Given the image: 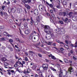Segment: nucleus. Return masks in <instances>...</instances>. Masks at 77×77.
I'll return each mask as SVG.
<instances>
[{"label":"nucleus","mask_w":77,"mask_h":77,"mask_svg":"<svg viewBox=\"0 0 77 77\" xmlns=\"http://www.w3.org/2000/svg\"><path fill=\"white\" fill-rule=\"evenodd\" d=\"M44 31L45 33L49 35L52 33H53V29H51L50 26L48 25H45Z\"/></svg>","instance_id":"f257e3e1"},{"label":"nucleus","mask_w":77,"mask_h":77,"mask_svg":"<svg viewBox=\"0 0 77 77\" xmlns=\"http://www.w3.org/2000/svg\"><path fill=\"white\" fill-rule=\"evenodd\" d=\"M57 34L63 35L65 33V29L63 28H61L60 30H59L57 32Z\"/></svg>","instance_id":"f03ea898"},{"label":"nucleus","mask_w":77,"mask_h":77,"mask_svg":"<svg viewBox=\"0 0 77 77\" xmlns=\"http://www.w3.org/2000/svg\"><path fill=\"white\" fill-rule=\"evenodd\" d=\"M0 15L2 17H3V15H4V17H4L5 18H7V17H6V16H8V14H7V13L2 11H0Z\"/></svg>","instance_id":"7ed1b4c3"},{"label":"nucleus","mask_w":77,"mask_h":77,"mask_svg":"<svg viewBox=\"0 0 77 77\" xmlns=\"http://www.w3.org/2000/svg\"><path fill=\"white\" fill-rule=\"evenodd\" d=\"M67 14V13L66 12H60L59 13V15H61V16L65 17L66 15Z\"/></svg>","instance_id":"20e7f679"},{"label":"nucleus","mask_w":77,"mask_h":77,"mask_svg":"<svg viewBox=\"0 0 77 77\" xmlns=\"http://www.w3.org/2000/svg\"><path fill=\"white\" fill-rule=\"evenodd\" d=\"M43 69L44 70H47L48 69V64H45L43 65L42 67Z\"/></svg>","instance_id":"39448f33"},{"label":"nucleus","mask_w":77,"mask_h":77,"mask_svg":"<svg viewBox=\"0 0 77 77\" xmlns=\"http://www.w3.org/2000/svg\"><path fill=\"white\" fill-rule=\"evenodd\" d=\"M39 9L41 11H43L44 9V6L42 5H40L38 7Z\"/></svg>","instance_id":"423d86ee"},{"label":"nucleus","mask_w":77,"mask_h":77,"mask_svg":"<svg viewBox=\"0 0 77 77\" xmlns=\"http://www.w3.org/2000/svg\"><path fill=\"white\" fill-rule=\"evenodd\" d=\"M16 10H17L16 7H13L11 8V12H13V13H15L16 11Z\"/></svg>","instance_id":"0eeeda50"},{"label":"nucleus","mask_w":77,"mask_h":77,"mask_svg":"<svg viewBox=\"0 0 77 77\" xmlns=\"http://www.w3.org/2000/svg\"><path fill=\"white\" fill-rule=\"evenodd\" d=\"M23 12V10L20 8H18L17 10V13H19V14H21Z\"/></svg>","instance_id":"6e6552de"},{"label":"nucleus","mask_w":77,"mask_h":77,"mask_svg":"<svg viewBox=\"0 0 77 77\" xmlns=\"http://www.w3.org/2000/svg\"><path fill=\"white\" fill-rule=\"evenodd\" d=\"M34 13L35 15H38V10L37 9H35L34 11Z\"/></svg>","instance_id":"1a4fd4ad"},{"label":"nucleus","mask_w":77,"mask_h":77,"mask_svg":"<svg viewBox=\"0 0 77 77\" xmlns=\"http://www.w3.org/2000/svg\"><path fill=\"white\" fill-rule=\"evenodd\" d=\"M68 72H69L70 74H71V72H72L73 71V70H72V67H70L68 69Z\"/></svg>","instance_id":"9d476101"},{"label":"nucleus","mask_w":77,"mask_h":77,"mask_svg":"<svg viewBox=\"0 0 77 77\" xmlns=\"http://www.w3.org/2000/svg\"><path fill=\"white\" fill-rule=\"evenodd\" d=\"M71 46V47H75V48L77 47V42H76L74 45L72 44Z\"/></svg>","instance_id":"9b49d317"},{"label":"nucleus","mask_w":77,"mask_h":77,"mask_svg":"<svg viewBox=\"0 0 77 77\" xmlns=\"http://www.w3.org/2000/svg\"><path fill=\"white\" fill-rule=\"evenodd\" d=\"M25 33L26 35H28L30 33V31L28 29L26 30L25 31Z\"/></svg>","instance_id":"f8f14e48"},{"label":"nucleus","mask_w":77,"mask_h":77,"mask_svg":"<svg viewBox=\"0 0 77 77\" xmlns=\"http://www.w3.org/2000/svg\"><path fill=\"white\" fill-rule=\"evenodd\" d=\"M31 21H30V23L32 26H33V19H32V17H31Z\"/></svg>","instance_id":"ddd939ff"},{"label":"nucleus","mask_w":77,"mask_h":77,"mask_svg":"<svg viewBox=\"0 0 77 77\" xmlns=\"http://www.w3.org/2000/svg\"><path fill=\"white\" fill-rule=\"evenodd\" d=\"M56 42H58V43H59V44H64L62 42H60V41L58 40H56Z\"/></svg>","instance_id":"4468645a"},{"label":"nucleus","mask_w":77,"mask_h":77,"mask_svg":"<svg viewBox=\"0 0 77 77\" xmlns=\"http://www.w3.org/2000/svg\"><path fill=\"white\" fill-rule=\"evenodd\" d=\"M63 4L64 6H66V4H67V2H66V0H64L63 2Z\"/></svg>","instance_id":"2eb2a0df"},{"label":"nucleus","mask_w":77,"mask_h":77,"mask_svg":"<svg viewBox=\"0 0 77 77\" xmlns=\"http://www.w3.org/2000/svg\"><path fill=\"white\" fill-rule=\"evenodd\" d=\"M25 7L27 8L28 9H30V6L27 4L25 5Z\"/></svg>","instance_id":"dca6fc26"},{"label":"nucleus","mask_w":77,"mask_h":77,"mask_svg":"<svg viewBox=\"0 0 77 77\" xmlns=\"http://www.w3.org/2000/svg\"><path fill=\"white\" fill-rule=\"evenodd\" d=\"M20 21H23V22H24V21H26V18H23L21 19H20Z\"/></svg>","instance_id":"f3484780"},{"label":"nucleus","mask_w":77,"mask_h":77,"mask_svg":"<svg viewBox=\"0 0 77 77\" xmlns=\"http://www.w3.org/2000/svg\"><path fill=\"white\" fill-rule=\"evenodd\" d=\"M33 38L34 39L36 40L38 38V36L36 35H34L33 36Z\"/></svg>","instance_id":"a211bd4d"},{"label":"nucleus","mask_w":77,"mask_h":77,"mask_svg":"<svg viewBox=\"0 0 77 77\" xmlns=\"http://www.w3.org/2000/svg\"><path fill=\"white\" fill-rule=\"evenodd\" d=\"M46 3L47 5H48L49 6H50V7H51V8H52L53 7V5H52V4H49V3H48V2H46Z\"/></svg>","instance_id":"6ab92c4d"},{"label":"nucleus","mask_w":77,"mask_h":77,"mask_svg":"<svg viewBox=\"0 0 77 77\" xmlns=\"http://www.w3.org/2000/svg\"><path fill=\"white\" fill-rule=\"evenodd\" d=\"M72 20H73V21H77V17H72Z\"/></svg>","instance_id":"aec40b11"},{"label":"nucleus","mask_w":77,"mask_h":77,"mask_svg":"<svg viewBox=\"0 0 77 77\" xmlns=\"http://www.w3.org/2000/svg\"><path fill=\"white\" fill-rule=\"evenodd\" d=\"M2 61L4 63L5 61H6V59L5 57H3L2 58Z\"/></svg>","instance_id":"412c9836"},{"label":"nucleus","mask_w":77,"mask_h":77,"mask_svg":"<svg viewBox=\"0 0 77 77\" xmlns=\"http://www.w3.org/2000/svg\"><path fill=\"white\" fill-rule=\"evenodd\" d=\"M45 38L47 39H50L51 38V36L49 35L48 37L46 36Z\"/></svg>","instance_id":"4be33fe9"},{"label":"nucleus","mask_w":77,"mask_h":77,"mask_svg":"<svg viewBox=\"0 0 77 77\" xmlns=\"http://www.w3.org/2000/svg\"><path fill=\"white\" fill-rule=\"evenodd\" d=\"M77 28V26L76 25H73L72 26V28L75 30Z\"/></svg>","instance_id":"5701e85b"},{"label":"nucleus","mask_w":77,"mask_h":77,"mask_svg":"<svg viewBox=\"0 0 77 77\" xmlns=\"http://www.w3.org/2000/svg\"><path fill=\"white\" fill-rule=\"evenodd\" d=\"M50 68L51 69V70H52L53 71H57L56 69H54V68H53L52 67H51Z\"/></svg>","instance_id":"b1692460"},{"label":"nucleus","mask_w":77,"mask_h":77,"mask_svg":"<svg viewBox=\"0 0 77 77\" xmlns=\"http://www.w3.org/2000/svg\"><path fill=\"white\" fill-rule=\"evenodd\" d=\"M8 11L9 13H10L12 12V9L11 8H9L8 9Z\"/></svg>","instance_id":"393cba45"},{"label":"nucleus","mask_w":77,"mask_h":77,"mask_svg":"<svg viewBox=\"0 0 77 77\" xmlns=\"http://www.w3.org/2000/svg\"><path fill=\"white\" fill-rule=\"evenodd\" d=\"M64 61L65 63H69V61L66 59H64Z\"/></svg>","instance_id":"a878e982"},{"label":"nucleus","mask_w":77,"mask_h":77,"mask_svg":"<svg viewBox=\"0 0 77 77\" xmlns=\"http://www.w3.org/2000/svg\"><path fill=\"white\" fill-rule=\"evenodd\" d=\"M10 72H12V75H13V74H14V75L15 74V71H14V70H11Z\"/></svg>","instance_id":"bb28decb"},{"label":"nucleus","mask_w":77,"mask_h":77,"mask_svg":"<svg viewBox=\"0 0 77 77\" xmlns=\"http://www.w3.org/2000/svg\"><path fill=\"white\" fill-rule=\"evenodd\" d=\"M22 1L23 3H24V4H25V5H26V3H27V2L26 0H22Z\"/></svg>","instance_id":"cd10ccee"},{"label":"nucleus","mask_w":77,"mask_h":77,"mask_svg":"<svg viewBox=\"0 0 77 77\" xmlns=\"http://www.w3.org/2000/svg\"><path fill=\"white\" fill-rule=\"evenodd\" d=\"M50 34L51 35L50 36H51V38H54V34H53V32Z\"/></svg>","instance_id":"c85d7f7f"},{"label":"nucleus","mask_w":77,"mask_h":77,"mask_svg":"<svg viewBox=\"0 0 77 77\" xmlns=\"http://www.w3.org/2000/svg\"><path fill=\"white\" fill-rule=\"evenodd\" d=\"M72 14H73V13H72V12H70L69 13L68 15L69 16H70L71 17V16H72Z\"/></svg>","instance_id":"c756f323"},{"label":"nucleus","mask_w":77,"mask_h":77,"mask_svg":"<svg viewBox=\"0 0 77 77\" xmlns=\"http://www.w3.org/2000/svg\"><path fill=\"white\" fill-rule=\"evenodd\" d=\"M27 73H29L30 72H31V69H27Z\"/></svg>","instance_id":"7c9ffc66"},{"label":"nucleus","mask_w":77,"mask_h":77,"mask_svg":"<svg viewBox=\"0 0 77 77\" xmlns=\"http://www.w3.org/2000/svg\"><path fill=\"white\" fill-rule=\"evenodd\" d=\"M56 7L57 8H58V9H61L62 8V7H61L60 5H57L56 6Z\"/></svg>","instance_id":"2f4dec72"},{"label":"nucleus","mask_w":77,"mask_h":77,"mask_svg":"<svg viewBox=\"0 0 77 77\" xmlns=\"http://www.w3.org/2000/svg\"><path fill=\"white\" fill-rule=\"evenodd\" d=\"M3 34L5 35V36H8V34L7 32H5L3 33Z\"/></svg>","instance_id":"473e14b6"},{"label":"nucleus","mask_w":77,"mask_h":77,"mask_svg":"<svg viewBox=\"0 0 77 77\" xmlns=\"http://www.w3.org/2000/svg\"><path fill=\"white\" fill-rule=\"evenodd\" d=\"M29 53H30V55L31 54H35V53H34V52H33V51H29Z\"/></svg>","instance_id":"72a5a7b5"},{"label":"nucleus","mask_w":77,"mask_h":77,"mask_svg":"<svg viewBox=\"0 0 77 77\" xmlns=\"http://www.w3.org/2000/svg\"><path fill=\"white\" fill-rule=\"evenodd\" d=\"M36 19L37 20V21L39 22V17H36Z\"/></svg>","instance_id":"f704fd0d"},{"label":"nucleus","mask_w":77,"mask_h":77,"mask_svg":"<svg viewBox=\"0 0 77 77\" xmlns=\"http://www.w3.org/2000/svg\"><path fill=\"white\" fill-rule=\"evenodd\" d=\"M46 44H48V45H51L52 42H46Z\"/></svg>","instance_id":"c9c22d12"},{"label":"nucleus","mask_w":77,"mask_h":77,"mask_svg":"<svg viewBox=\"0 0 77 77\" xmlns=\"http://www.w3.org/2000/svg\"><path fill=\"white\" fill-rule=\"evenodd\" d=\"M24 27H26L27 26V22H25L24 23Z\"/></svg>","instance_id":"e433bc0d"},{"label":"nucleus","mask_w":77,"mask_h":77,"mask_svg":"<svg viewBox=\"0 0 77 77\" xmlns=\"http://www.w3.org/2000/svg\"><path fill=\"white\" fill-rule=\"evenodd\" d=\"M17 66H18V62H17V63L14 65V66L15 67H17Z\"/></svg>","instance_id":"4c0bfd02"},{"label":"nucleus","mask_w":77,"mask_h":77,"mask_svg":"<svg viewBox=\"0 0 77 77\" xmlns=\"http://www.w3.org/2000/svg\"><path fill=\"white\" fill-rule=\"evenodd\" d=\"M4 65L5 66H8V65H9L8 63H7V62H4Z\"/></svg>","instance_id":"58836bf2"},{"label":"nucleus","mask_w":77,"mask_h":77,"mask_svg":"<svg viewBox=\"0 0 77 77\" xmlns=\"http://www.w3.org/2000/svg\"><path fill=\"white\" fill-rule=\"evenodd\" d=\"M34 25H38V22H34Z\"/></svg>","instance_id":"ea45409f"},{"label":"nucleus","mask_w":77,"mask_h":77,"mask_svg":"<svg viewBox=\"0 0 77 77\" xmlns=\"http://www.w3.org/2000/svg\"><path fill=\"white\" fill-rule=\"evenodd\" d=\"M8 48L11 51H13V48H12L11 47H8Z\"/></svg>","instance_id":"a19ab883"},{"label":"nucleus","mask_w":77,"mask_h":77,"mask_svg":"<svg viewBox=\"0 0 77 77\" xmlns=\"http://www.w3.org/2000/svg\"><path fill=\"white\" fill-rule=\"evenodd\" d=\"M4 29V26H0V29Z\"/></svg>","instance_id":"79ce46f5"},{"label":"nucleus","mask_w":77,"mask_h":77,"mask_svg":"<svg viewBox=\"0 0 77 77\" xmlns=\"http://www.w3.org/2000/svg\"><path fill=\"white\" fill-rule=\"evenodd\" d=\"M45 62H46L47 63H48L49 62V60L47 59H45Z\"/></svg>","instance_id":"37998d69"},{"label":"nucleus","mask_w":77,"mask_h":77,"mask_svg":"<svg viewBox=\"0 0 77 77\" xmlns=\"http://www.w3.org/2000/svg\"><path fill=\"white\" fill-rule=\"evenodd\" d=\"M44 48H45V50H47V51L50 50V49H49V48L48 47Z\"/></svg>","instance_id":"c03bdc74"},{"label":"nucleus","mask_w":77,"mask_h":77,"mask_svg":"<svg viewBox=\"0 0 77 77\" xmlns=\"http://www.w3.org/2000/svg\"><path fill=\"white\" fill-rule=\"evenodd\" d=\"M39 77H44V76H43V75H42V73L41 74H40L39 75Z\"/></svg>","instance_id":"a18cd8bd"},{"label":"nucleus","mask_w":77,"mask_h":77,"mask_svg":"<svg viewBox=\"0 0 77 77\" xmlns=\"http://www.w3.org/2000/svg\"><path fill=\"white\" fill-rule=\"evenodd\" d=\"M51 57L52 59H54V60H55V59H56V58L55 57V56H52Z\"/></svg>","instance_id":"49530a36"},{"label":"nucleus","mask_w":77,"mask_h":77,"mask_svg":"<svg viewBox=\"0 0 77 77\" xmlns=\"http://www.w3.org/2000/svg\"><path fill=\"white\" fill-rule=\"evenodd\" d=\"M59 23H60L61 24H63V21H61V20H59Z\"/></svg>","instance_id":"de8ad7c7"},{"label":"nucleus","mask_w":77,"mask_h":77,"mask_svg":"<svg viewBox=\"0 0 77 77\" xmlns=\"http://www.w3.org/2000/svg\"><path fill=\"white\" fill-rule=\"evenodd\" d=\"M67 21H68V18H66L65 19L64 22L65 23H66V22H67Z\"/></svg>","instance_id":"09e8293b"},{"label":"nucleus","mask_w":77,"mask_h":77,"mask_svg":"<svg viewBox=\"0 0 77 77\" xmlns=\"http://www.w3.org/2000/svg\"><path fill=\"white\" fill-rule=\"evenodd\" d=\"M65 47L66 48V49H69V46H68V45H66Z\"/></svg>","instance_id":"8fccbe9b"},{"label":"nucleus","mask_w":77,"mask_h":77,"mask_svg":"<svg viewBox=\"0 0 77 77\" xmlns=\"http://www.w3.org/2000/svg\"><path fill=\"white\" fill-rule=\"evenodd\" d=\"M9 41L10 42H13V40H12V39H9Z\"/></svg>","instance_id":"3c124183"},{"label":"nucleus","mask_w":77,"mask_h":77,"mask_svg":"<svg viewBox=\"0 0 77 77\" xmlns=\"http://www.w3.org/2000/svg\"><path fill=\"white\" fill-rule=\"evenodd\" d=\"M48 77H54L53 75H49L48 76Z\"/></svg>","instance_id":"603ef678"},{"label":"nucleus","mask_w":77,"mask_h":77,"mask_svg":"<svg viewBox=\"0 0 77 77\" xmlns=\"http://www.w3.org/2000/svg\"><path fill=\"white\" fill-rule=\"evenodd\" d=\"M74 12H75L76 13H77V9H75L74 10Z\"/></svg>","instance_id":"864d4df0"},{"label":"nucleus","mask_w":77,"mask_h":77,"mask_svg":"<svg viewBox=\"0 0 77 77\" xmlns=\"http://www.w3.org/2000/svg\"><path fill=\"white\" fill-rule=\"evenodd\" d=\"M1 39L2 41H5V38H1Z\"/></svg>","instance_id":"5fc2aeb1"},{"label":"nucleus","mask_w":77,"mask_h":77,"mask_svg":"<svg viewBox=\"0 0 77 77\" xmlns=\"http://www.w3.org/2000/svg\"><path fill=\"white\" fill-rule=\"evenodd\" d=\"M65 42L66 44H68V41L66 40H65Z\"/></svg>","instance_id":"6e6d98bb"},{"label":"nucleus","mask_w":77,"mask_h":77,"mask_svg":"<svg viewBox=\"0 0 77 77\" xmlns=\"http://www.w3.org/2000/svg\"><path fill=\"white\" fill-rule=\"evenodd\" d=\"M42 53L43 54H45V52L44 51H41Z\"/></svg>","instance_id":"4d7b16f0"},{"label":"nucleus","mask_w":77,"mask_h":77,"mask_svg":"<svg viewBox=\"0 0 77 77\" xmlns=\"http://www.w3.org/2000/svg\"><path fill=\"white\" fill-rule=\"evenodd\" d=\"M32 0H27V1L28 3H30Z\"/></svg>","instance_id":"13d9d810"},{"label":"nucleus","mask_w":77,"mask_h":77,"mask_svg":"<svg viewBox=\"0 0 77 77\" xmlns=\"http://www.w3.org/2000/svg\"><path fill=\"white\" fill-rule=\"evenodd\" d=\"M23 73L25 74H27V71H25L23 72Z\"/></svg>","instance_id":"bf43d9fd"},{"label":"nucleus","mask_w":77,"mask_h":77,"mask_svg":"<svg viewBox=\"0 0 77 77\" xmlns=\"http://www.w3.org/2000/svg\"><path fill=\"white\" fill-rule=\"evenodd\" d=\"M60 50H61V51H63V48H60Z\"/></svg>","instance_id":"052dcab7"},{"label":"nucleus","mask_w":77,"mask_h":77,"mask_svg":"<svg viewBox=\"0 0 77 77\" xmlns=\"http://www.w3.org/2000/svg\"><path fill=\"white\" fill-rule=\"evenodd\" d=\"M5 6H2V9H3V10H4V9H5Z\"/></svg>","instance_id":"680f3d73"},{"label":"nucleus","mask_w":77,"mask_h":77,"mask_svg":"<svg viewBox=\"0 0 77 77\" xmlns=\"http://www.w3.org/2000/svg\"><path fill=\"white\" fill-rule=\"evenodd\" d=\"M25 60H26V61H27L28 60V59L27 58V57H25Z\"/></svg>","instance_id":"e2e57ef3"},{"label":"nucleus","mask_w":77,"mask_h":77,"mask_svg":"<svg viewBox=\"0 0 77 77\" xmlns=\"http://www.w3.org/2000/svg\"><path fill=\"white\" fill-rule=\"evenodd\" d=\"M50 12L52 13V14L53 13V11L52 10H50Z\"/></svg>","instance_id":"0e129e2a"},{"label":"nucleus","mask_w":77,"mask_h":77,"mask_svg":"<svg viewBox=\"0 0 77 77\" xmlns=\"http://www.w3.org/2000/svg\"><path fill=\"white\" fill-rule=\"evenodd\" d=\"M60 74H62V73H63V72H62V71L61 70H60Z\"/></svg>","instance_id":"69168bd1"},{"label":"nucleus","mask_w":77,"mask_h":77,"mask_svg":"<svg viewBox=\"0 0 77 77\" xmlns=\"http://www.w3.org/2000/svg\"><path fill=\"white\" fill-rule=\"evenodd\" d=\"M73 58L74 60H77V58L75 57H73Z\"/></svg>","instance_id":"338daca9"},{"label":"nucleus","mask_w":77,"mask_h":77,"mask_svg":"<svg viewBox=\"0 0 77 77\" xmlns=\"http://www.w3.org/2000/svg\"><path fill=\"white\" fill-rule=\"evenodd\" d=\"M38 56H39V57H42V55H41V54H38Z\"/></svg>","instance_id":"774afa93"}]
</instances>
